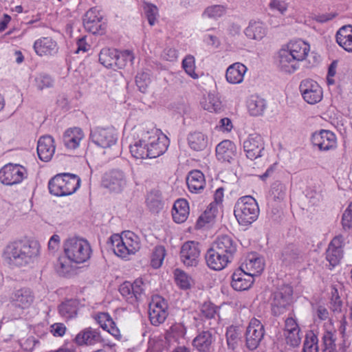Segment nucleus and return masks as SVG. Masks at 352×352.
<instances>
[{"mask_svg":"<svg viewBox=\"0 0 352 352\" xmlns=\"http://www.w3.org/2000/svg\"><path fill=\"white\" fill-rule=\"evenodd\" d=\"M40 245L34 241L19 240L9 243L3 251V258L11 267H25L38 256Z\"/></svg>","mask_w":352,"mask_h":352,"instance_id":"f257e3e1","label":"nucleus"},{"mask_svg":"<svg viewBox=\"0 0 352 352\" xmlns=\"http://www.w3.org/2000/svg\"><path fill=\"white\" fill-rule=\"evenodd\" d=\"M110 241L115 254L124 259L135 254L141 247L140 238L131 231H124L121 234H113Z\"/></svg>","mask_w":352,"mask_h":352,"instance_id":"f03ea898","label":"nucleus"},{"mask_svg":"<svg viewBox=\"0 0 352 352\" xmlns=\"http://www.w3.org/2000/svg\"><path fill=\"white\" fill-rule=\"evenodd\" d=\"M234 214L240 225L243 226L250 225L258 217V205L252 196L242 197L235 204Z\"/></svg>","mask_w":352,"mask_h":352,"instance_id":"7ed1b4c3","label":"nucleus"},{"mask_svg":"<svg viewBox=\"0 0 352 352\" xmlns=\"http://www.w3.org/2000/svg\"><path fill=\"white\" fill-rule=\"evenodd\" d=\"M80 178L71 173H58L49 182L50 192L56 196L73 194L79 188Z\"/></svg>","mask_w":352,"mask_h":352,"instance_id":"20e7f679","label":"nucleus"},{"mask_svg":"<svg viewBox=\"0 0 352 352\" xmlns=\"http://www.w3.org/2000/svg\"><path fill=\"white\" fill-rule=\"evenodd\" d=\"M65 254L74 263H83L88 259V242L80 237L66 239L63 243Z\"/></svg>","mask_w":352,"mask_h":352,"instance_id":"39448f33","label":"nucleus"},{"mask_svg":"<svg viewBox=\"0 0 352 352\" xmlns=\"http://www.w3.org/2000/svg\"><path fill=\"white\" fill-rule=\"evenodd\" d=\"M146 137L150 148L151 158L157 157L164 154L169 145L168 138L161 131L152 128H146Z\"/></svg>","mask_w":352,"mask_h":352,"instance_id":"423d86ee","label":"nucleus"},{"mask_svg":"<svg viewBox=\"0 0 352 352\" xmlns=\"http://www.w3.org/2000/svg\"><path fill=\"white\" fill-rule=\"evenodd\" d=\"M134 142L129 146L130 152L136 159L151 158L150 148L146 137V127L138 126L133 129Z\"/></svg>","mask_w":352,"mask_h":352,"instance_id":"0eeeda50","label":"nucleus"},{"mask_svg":"<svg viewBox=\"0 0 352 352\" xmlns=\"http://www.w3.org/2000/svg\"><path fill=\"white\" fill-rule=\"evenodd\" d=\"M127 185L126 174L120 169H113L107 172L102 179V186L115 193H120L124 190Z\"/></svg>","mask_w":352,"mask_h":352,"instance_id":"6e6552de","label":"nucleus"},{"mask_svg":"<svg viewBox=\"0 0 352 352\" xmlns=\"http://www.w3.org/2000/svg\"><path fill=\"white\" fill-rule=\"evenodd\" d=\"M26 174V170L23 166L16 164H8L0 170V181L8 186L17 184L23 181Z\"/></svg>","mask_w":352,"mask_h":352,"instance_id":"1a4fd4ad","label":"nucleus"},{"mask_svg":"<svg viewBox=\"0 0 352 352\" xmlns=\"http://www.w3.org/2000/svg\"><path fill=\"white\" fill-rule=\"evenodd\" d=\"M167 309L168 305L162 297L155 296L152 298L148 305V316L153 325L158 326L165 321L168 316Z\"/></svg>","mask_w":352,"mask_h":352,"instance_id":"9d476101","label":"nucleus"},{"mask_svg":"<svg viewBox=\"0 0 352 352\" xmlns=\"http://www.w3.org/2000/svg\"><path fill=\"white\" fill-rule=\"evenodd\" d=\"M299 89L302 98L309 104H317L322 99V89L315 80L311 79L302 80Z\"/></svg>","mask_w":352,"mask_h":352,"instance_id":"9b49d317","label":"nucleus"},{"mask_svg":"<svg viewBox=\"0 0 352 352\" xmlns=\"http://www.w3.org/2000/svg\"><path fill=\"white\" fill-rule=\"evenodd\" d=\"M265 335L264 326L256 318H252L245 332V345L250 350L258 348Z\"/></svg>","mask_w":352,"mask_h":352,"instance_id":"f8f14e48","label":"nucleus"},{"mask_svg":"<svg viewBox=\"0 0 352 352\" xmlns=\"http://www.w3.org/2000/svg\"><path fill=\"white\" fill-rule=\"evenodd\" d=\"M144 291V284L142 278H137L133 283L124 282L119 287L120 294L129 303L137 302Z\"/></svg>","mask_w":352,"mask_h":352,"instance_id":"ddd939ff","label":"nucleus"},{"mask_svg":"<svg viewBox=\"0 0 352 352\" xmlns=\"http://www.w3.org/2000/svg\"><path fill=\"white\" fill-rule=\"evenodd\" d=\"M94 143L102 148L114 145L118 140L117 134L112 128L96 127L91 133Z\"/></svg>","mask_w":352,"mask_h":352,"instance_id":"4468645a","label":"nucleus"},{"mask_svg":"<svg viewBox=\"0 0 352 352\" xmlns=\"http://www.w3.org/2000/svg\"><path fill=\"white\" fill-rule=\"evenodd\" d=\"M311 142L320 151H330L337 146V138L336 135L329 130L322 129L314 132L311 135Z\"/></svg>","mask_w":352,"mask_h":352,"instance_id":"2eb2a0df","label":"nucleus"},{"mask_svg":"<svg viewBox=\"0 0 352 352\" xmlns=\"http://www.w3.org/2000/svg\"><path fill=\"white\" fill-rule=\"evenodd\" d=\"M200 254L201 250L198 243L187 241L181 248V261L186 266H197L200 259Z\"/></svg>","mask_w":352,"mask_h":352,"instance_id":"dca6fc26","label":"nucleus"},{"mask_svg":"<svg viewBox=\"0 0 352 352\" xmlns=\"http://www.w3.org/2000/svg\"><path fill=\"white\" fill-rule=\"evenodd\" d=\"M292 289L289 286H285L274 293L272 302V311L274 315L283 313L292 299Z\"/></svg>","mask_w":352,"mask_h":352,"instance_id":"f3484780","label":"nucleus"},{"mask_svg":"<svg viewBox=\"0 0 352 352\" xmlns=\"http://www.w3.org/2000/svg\"><path fill=\"white\" fill-rule=\"evenodd\" d=\"M211 246L232 261L237 251L238 245L231 236L221 235L216 239Z\"/></svg>","mask_w":352,"mask_h":352,"instance_id":"a211bd4d","label":"nucleus"},{"mask_svg":"<svg viewBox=\"0 0 352 352\" xmlns=\"http://www.w3.org/2000/svg\"><path fill=\"white\" fill-rule=\"evenodd\" d=\"M244 151L248 158L254 160L261 156L264 149V143L261 136L258 134H251L243 142Z\"/></svg>","mask_w":352,"mask_h":352,"instance_id":"6ab92c4d","label":"nucleus"},{"mask_svg":"<svg viewBox=\"0 0 352 352\" xmlns=\"http://www.w3.org/2000/svg\"><path fill=\"white\" fill-rule=\"evenodd\" d=\"M344 238L342 235L335 236L330 242L326 252L327 260L332 266L338 265L343 255Z\"/></svg>","mask_w":352,"mask_h":352,"instance_id":"aec40b11","label":"nucleus"},{"mask_svg":"<svg viewBox=\"0 0 352 352\" xmlns=\"http://www.w3.org/2000/svg\"><path fill=\"white\" fill-rule=\"evenodd\" d=\"M34 296L28 288H22L13 292L10 297V302L22 309L29 308L34 302Z\"/></svg>","mask_w":352,"mask_h":352,"instance_id":"412c9836","label":"nucleus"},{"mask_svg":"<svg viewBox=\"0 0 352 352\" xmlns=\"http://www.w3.org/2000/svg\"><path fill=\"white\" fill-rule=\"evenodd\" d=\"M207 265L212 270L219 271L224 269L231 260L223 254L217 251L213 247H210L206 256Z\"/></svg>","mask_w":352,"mask_h":352,"instance_id":"4be33fe9","label":"nucleus"},{"mask_svg":"<svg viewBox=\"0 0 352 352\" xmlns=\"http://www.w3.org/2000/svg\"><path fill=\"white\" fill-rule=\"evenodd\" d=\"M277 64L279 69L287 74L294 72L298 67L297 60L284 46L278 53Z\"/></svg>","mask_w":352,"mask_h":352,"instance_id":"5701e85b","label":"nucleus"},{"mask_svg":"<svg viewBox=\"0 0 352 352\" xmlns=\"http://www.w3.org/2000/svg\"><path fill=\"white\" fill-rule=\"evenodd\" d=\"M55 152L54 140L50 135L39 138L37 144V153L40 160L44 162L50 161Z\"/></svg>","mask_w":352,"mask_h":352,"instance_id":"b1692460","label":"nucleus"},{"mask_svg":"<svg viewBox=\"0 0 352 352\" xmlns=\"http://www.w3.org/2000/svg\"><path fill=\"white\" fill-rule=\"evenodd\" d=\"M253 283L254 278L241 267L232 276L231 285L236 291L246 290L251 287Z\"/></svg>","mask_w":352,"mask_h":352,"instance_id":"393cba45","label":"nucleus"},{"mask_svg":"<svg viewBox=\"0 0 352 352\" xmlns=\"http://www.w3.org/2000/svg\"><path fill=\"white\" fill-rule=\"evenodd\" d=\"M99 61L105 67L122 68L124 67V63L120 60L119 57V52L115 49H102L99 54Z\"/></svg>","mask_w":352,"mask_h":352,"instance_id":"a878e982","label":"nucleus"},{"mask_svg":"<svg viewBox=\"0 0 352 352\" xmlns=\"http://www.w3.org/2000/svg\"><path fill=\"white\" fill-rule=\"evenodd\" d=\"M241 267L254 278V276L259 275L263 272L264 262L262 258L254 253H251L247 256Z\"/></svg>","mask_w":352,"mask_h":352,"instance_id":"bb28decb","label":"nucleus"},{"mask_svg":"<svg viewBox=\"0 0 352 352\" xmlns=\"http://www.w3.org/2000/svg\"><path fill=\"white\" fill-rule=\"evenodd\" d=\"M284 47L297 62L305 60L310 50L309 45L301 40L290 41Z\"/></svg>","mask_w":352,"mask_h":352,"instance_id":"cd10ccee","label":"nucleus"},{"mask_svg":"<svg viewBox=\"0 0 352 352\" xmlns=\"http://www.w3.org/2000/svg\"><path fill=\"white\" fill-rule=\"evenodd\" d=\"M248 71L247 67L241 63H234L226 69V78L230 84H239L243 80L244 76Z\"/></svg>","mask_w":352,"mask_h":352,"instance_id":"c85d7f7f","label":"nucleus"},{"mask_svg":"<svg viewBox=\"0 0 352 352\" xmlns=\"http://www.w3.org/2000/svg\"><path fill=\"white\" fill-rule=\"evenodd\" d=\"M216 155L218 160L230 163L236 155V146L231 141L223 140L217 146Z\"/></svg>","mask_w":352,"mask_h":352,"instance_id":"c756f323","label":"nucleus"},{"mask_svg":"<svg viewBox=\"0 0 352 352\" xmlns=\"http://www.w3.org/2000/svg\"><path fill=\"white\" fill-rule=\"evenodd\" d=\"M186 183L191 192L201 193L206 186L205 177L200 170H193L188 173Z\"/></svg>","mask_w":352,"mask_h":352,"instance_id":"7c9ffc66","label":"nucleus"},{"mask_svg":"<svg viewBox=\"0 0 352 352\" xmlns=\"http://www.w3.org/2000/svg\"><path fill=\"white\" fill-rule=\"evenodd\" d=\"M84 138V133L80 128L67 129L63 135L64 145L69 149H75L80 146Z\"/></svg>","mask_w":352,"mask_h":352,"instance_id":"2f4dec72","label":"nucleus"},{"mask_svg":"<svg viewBox=\"0 0 352 352\" xmlns=\"http://www.w3.org/2000/svg\"><path fill=\"white\" fill-rule=\"evenodd\" d=\"M214 340L212 332L203 331L193 339L192 345L199 352H210Z\"/></svg>","mask_w":352,"mask_h":352,"instance_id":"473e14b6","label":"nucleus"},{"mask_svg":"<svg viewBox=\"0 0 352 352\" xmlns=\"http://www.w3.org/2000/svg\"><path fill=\"white\" fill-rule=\"evenodd\" d=\"M337 43L348 52H352V25L340 28L336 35Z\"/></svg>","mask_w":352,"mask_h":352,"instance_id":"72a5a7b5","label":"nucleus"},{"mask_svg":"<svg viewBox=\"0 0 352 352\" xmlns=\"http://www.w3.org/2000/svg\"><path fill=\"white\" fill-rule=\"evenodd\" d=\"M102 15L96 8L89 10V32L102 35L104 33L106 23L102 21Z\"/></svg>","mask_w":352,"mask_h":352,"instance_id":"f704fd0d","label":"nucleus"},{"mask_svg":"<svg viewBox=\"0 0 352 352\" xmlns=\"http://www.w3.org/2000/svg\"><path fill=\"white\" fill-rule=\"evenodd\" d=\"M266 26L261 21H250L245 30V34L250 39L261 41L267 35Z\"/></svg>","mask_w":352,"mask_h":352,"instance_id":"c9c22d12","label":"nucleus"},{"mask_svg":"<svg viewBox=\"0 0 352 352\" xmlns=\"http://www.w3.org/2000/svg\"><path fill=\"white\" fill-rule=\"evenodd\" d=\"M34 48L39 56L52 54L57 50L56 43L51 38H42L34 43Z\"/></svg>","mask_w":352,"mask_h":352,"instance_id":"e433bc0d","label":"nucleus"},{"mask_svg":"<svg viewBox=\"0 0 352 352\" xmlns=\"http://www.w3.org/2000/svg\"><path fill=\"white\" fill-rule=\"evenodd\" d=\"M187 140L190 148L195 151L204 150L208 144V136L199 131L190 133Z\"/></svg>","mask_w":352,"mask_h":352,"instance_id":"4c0bfd02","label":"nucleus"},{"mask_svg":"<svg viewBox=\"0 0 352 352\" xmlns=\"http://www.w3.org/2000/svg\"><path fill=\"white\" fill-rule=\"evenodd\" d=\"M189 214V206L186 199H180L177 200L172 212L173 220L178 223L184 222Z\"/></svg>","mask_w":352,"mask_h":352,"instance_id":"58836bf2","label":"nucleus"},{"mask_svg":"<svg viewBox=\"0 0 352 352\" xmlns=\"http://www.w3.org/2000/svg\"><path fill=\"white\" fill-rule=\"evenodd\" d=\"M73 263L74 262L66 255L65 256L59 257L55 265V270L56 273L60 276H70L74 274L76 270Z\"/></svg>","mask_w":352,"mask_h":352,"instance_id":"ea45409f","label":"nucleus"},{"mask_svg":"<svg viewBox=\"0 0 352 352\" xmlns=\"http://www.w3.org/2000/svg\"><path fill=\"white\" fill-rule=\"evenodd\" d=\"M266 108V102L258 96H252L248 102V109L253 116L263 115Z\"/></svg>","mask_w":352,"mask_h":352,"instance_id":"a19ab883","label":"nucleus"},{"mask_svg":"<svg viewBox=\"0 0 352 352\" xmlns=\"http://www.w3.org/2000/svg\"><path fill=\"white\" fill-rule=\"evenodd\" d=\"M226 5H212L205 8L202 13V16L212 20H217L223 16L227 12Z\"/></svg>","mask_w":352,"mask_h":352,"instance_id":"79ce46f5","label":"nucleus"},{"mask_svg":"<svg viewBox=\"0 0 352 352\" xmlns=\"http://www.w3.org/2000/svg\"><path fill=\"white\" fill-rule=\"evenodd\" d=\"M202 108L210 112H218L222 108L221 101L214 94H208L201 102Z\"/></svg>","mask_w":352,"mask_h":352,"instance_id":"37998d69","label":"nucleus"},{"mask_svg":"<svg viewBox=\"0 0 352 352\" xmlns=\"http://www.w3.org/2000/svg\"><path fill=\"white\" fill-rule=\"evenodd\" d=\"M282 259L285 264H295L301 261L302 256L296 248L288 246L283 250Z\"/></svg>","mask_w":352,"mask_h":352,"instance_id":"c03bdc74","label":"nucleus"},{"mask_svg":"<svg viewBox=\"0 0 352 352\" xmlns=\"http://www.w3.org/2000/svg\"><path fill=\"white\" fill-rule=\"evenodd\" d=\"M77 310L78 302L75 300H67L59 306V313L65 318H71L76 316Z\"/></svg>","mask_w":352,"mask_h":352,"instance_id":"a18cd8bd","label":"nucleus"},{"mask_svg":"<svg viewBox=\"0 0 352 352\" xmlns=\"http://www.w3.org/2000/svg\"><path fill=\"white\" fill-rule=\"evenodd\" d=\"M175 279L177 285L182 289H188L190 287L192 280L184 271L176 269L174 272Z\"/></svg>","mask_w":352,"mask_h":352,"instance_id":"49530a36","label":"nucleus"},{"mask_svg":"<svg viewBox=\"0 0 352 352\" xmlns=\"http://www.w3.org/2000/svg\"><path fill=\"white\" fill-rule=\"evenodd\" d=\"M165 255L166 250L163 246L160 245L155 247L151 254V266L155 269L160 267L162 265Z\"/></svg>","mask_w":352,"mask_h":352,"instance_id":"de8ad7c7","label":"nucleus"},{"mask_svg":"<svg viewBox=\"0 0 352 352\" xmlns=\"http://www.w3.org/2000/svg\"><path fill=\"white\" fill-rule=\"evenodd\" d=\"M318 337L313 332H309L306 335L302 352H318Z\"/></svg>","mask_w":352,"mask_h":352,"instance_id":"09e8293b","label":"nucleus"},{"mask_svg":"<svg viewBox=\"0 0 352 352\" xmlns=\"http://www.w3.org/2000/svg\"><path fill=\"white\" fill-rule=\"evenodd\" d=\"M240 333L236 327L230 326L226 331L227 344L229 349L234 350L239 341Z\"/></svg>","mask_w":352,"mask_h":352,"instance_id":"8fccbe9b","label":"nucleus"},{"mask_svg":"<svg viewBox=\"0 0 352 352\" xmlns=\"http://www.w3.org/2000/svg\"><path fill=\"white\" fill-rule=\"evenodd\" d=\"M135 82L141 92H146L151 83L150 74L145 72H139L136 76Z\"/></svg>","mask_w":352,"mask_h":352,"instance_id":"3c124183","label":"nucleus"},{"mask_svg":"<svg viewBox=\"0 0 352 352\" xmlns=\"http://www.w3.org/2000/svg\"><path fill=\"white\" fill-rule=\"evenodd\" d=\"M143 8L149 24L153 25L158 16L157 7L150 3H144Z\"/></svg>","mask_w":352,"mask_h":352,"instance_id":"603ef678","label":"nucleus"},{"mask_svg":"<svg viewBox=\"0 0 352 352\" xmlns=\"http://www.w3.org/2000/svg\"><path fill=\"white\" fill-rule=\"evenodd\" d=\"M182 67L188 75L194 79L198 78L196 74L195 58L192 56H187L182 61Z\"/></svg>","mask_w":352,"mask_h":352,"instance_id":"864d4df0","label":"nucleus"},{"mask_svg":"<svg viewBox=\"0 0 352 352\" xmlns=\"http://www.w3.org/2000/svg\"><path fill=\"white\" fill-rule=\"evenodd\" d=\"M287 188L285 184L276 182L272 184L271 194L274 200H283L286 194Z\"/></svg>","mask_w":352,"mask_h":352,"instance_id":"5fc2aeb1","label":"nucleus"},{"mask_svg":"<svg viewBox=\"0 0 352 352\" xmlns=\"http://www.w3.org/2000/svg\"><path fill=\"white\" fill-rule=\"evenodd\" d=\"M323 342L325 346V351L331 352H336V335L331 332H324L323 336Z\"/></svg>","mask_w":352,"mask_h":352,"instance_id":"6e6d98bb","label":"nucleus"},{"mask_svg":"<svg viewBox=\"0 0 352 352\" xmlns=\"http://www.w3.org/2000/svg\"><path fill=\"white\" fill-rule=\"evenodd\" d=\"M35 85L38 90H43L53 86V80L51 77L46 74H41L38 76L35 80Z\"/></svg>","mask_w":352,"mask_h":352,"instance_id":"4d7b16f0","label":"nucleus"},{"mask_svg":"<svg viewBox=\"0 0 352 352\" xmlns=\"http://www.w3.org/2000/svg\"><path fill=\"white\" fill-rule=\"evenodd\" d=\"M300 330L296 331L283 333L286 342L292 346H298L301 341V336L300 335Z\"/></svg>","mask_w":352,"mask_h":352,"instance_id":"13d9d810","label":"nucleus"},{"mask_svg":"<svg viewBox=\"0 0 352 352\" xmlns=\"http://www.w3.org/2000/svg\"><path fill=\"white\" fill-rule=\"evenodd\" d=\"M342 225L344 230L350 229L352 227V202L342 214Z\"/></svg>","mask_w":352,"mask_h":352,"instance_id":"bf43d9fd","label":"nucleus"},{"mask_svg":"<svg viewBox=\"0 0 352 352\" xmlns=\"http://www.w3.org/2000/svg\"><path fill=\"white\" fill-rule=\"evenodd\" d=\"M214 218V214L212 212L211 209L206 210L199 217L196 226L198 228L204 227L206 223L211 222Z\"/></svg>","mask_w":352,"mask_h":352,"instance_id":"052dcab7","label":"nucleus"},{"mask_svg":"<svg viewBox=\"0 0 352 352\" xmlns=\"http://www.w3.org/2000/svg\"><path fill=\"white\" fill-rule=\"evenodd\" d=\"M96 322L103 329H107L109 325L113 324V321L109 318L108 314L105 313H100L94 316Z\"/></svg>","mask_w":352,"mask_h":352,"instance_id":"680f3d73","label":"nucleus"},{"mask_svg":"<svg viewBox=\"0 0 352 352\" xmlns=\"http://www.w3.org/2000/svg\"><path fill=\"white\" fill-rule=\"evenodd\" d=\"M201 311L206 318H212L216 314V308L212 303L205 302L201 306Z\"/></svg>","mask_w":352,"mask_h":352,"instance_id":"e2e57ef3","label":"nucleus"},{"mask_svg":"<svg viewBox=\"0 0 352 352\" xmlns=\"http://www.w3.org/2000/svg\"><path fill=\"white\" fill-rule=\"evenodd\" d=\"M60 238L58 234H54L51 236L48 242V250L52 254L56 253L60 247Z\"/></svg>","mask_w":352,"mask_h":352,"instance_id":"0e129e2a","label":"nucleus"},{"mask_svg":"<svg viewBox=\"0 0 352 352\" xmlns=\"http://www.w3.org/2000/svg\"><path fill=\"white\" fill-rule=\"evenodd\" d=\"M171 331L174 337L177 338H184L186 333V328L183 324L177 323L171 327Z\"/></svg>","mask_w":352,"mask_h":352,"instance_id":"69168bd1","label":"nucleus"},{"mask_svg":"<svg viewBox=\"0 0 352 352\" xmlns=\"http://www.w3.org/2000/svg\"><path fill=\"white\" fill-rule=\"evenodd\" d=\"M299 329V326L294 318L289 317L286 319L283 333L296 331Z\"/></svg>","mask_w":352,"mask_h":352,"instance_id":"338daca9","label":"nucleus"},{"mask_svg":"<svg viewBox=\"0 0 352 352\" xmlns=\"http://www.w3.org/2000/svg\"><path fill=\"white\" fill-rule=\"evenodd\" d=\"M270 6L272 8L277 10L281 14H284L287 10V4L285 0H271Z\"/></svg>","mask_w":352,"mask_h":352,"instance_id":"774afa93","label":"nucleus"}]
</instances>
